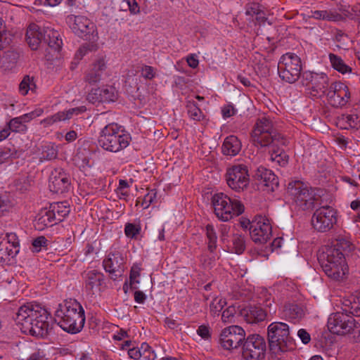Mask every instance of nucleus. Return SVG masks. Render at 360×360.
I'll use <instances>...</instances> for the list:
<instances>
[{
    "instance_id": "1",
    "label": "nucleus",
    "mask_w": 360,
    "mask_h": 360,
    "mask_svg": "<svg viewBox=\"0 0 360 360\" xmlns=\"http://www.w3.org/2000/svg\"><path fill=\"white\" fill-rule=\"evenodd\" d=\"M347 239L340 238L331 245L323 246L319 253V260L325 274L330 278L340 281L345 278L349 268L345 255L354 249Z\"/></svg>"
},
{
    "instance_id": "2",
    "label": "nucleus",
    "mask_w": 360,
    "mask_h": 360,
    "mask_svg": "<svg viewBox=\"0 0 360 360\" xmlns=\"http://www.w3.org/2000/svg\"><path fill=\"white\" fill-rule=\"evenodd\" d=\"M15 320L20 330L25 334L44 337L51 329L49 312L34 302H27L20 307Z\"/></svg>"
},
{
    "instance_id": "3",
    "label": "nucleus",
    "mask_w": 360,
    "mask_h": 360,
    "mask_svg": "<svg viewBox=\"0 0 360 360\" xmlns=\"http://www.w3.org/2000/svg\"><path fill=\"white\" fill-rule=\"evenodd\" d=\"M55 319L65 331L75 334L82 330L85 323L84 310L75 299H68L58 304Z\"/></svg>"
},
{
    "instance_id": "4",
    "label": "nucleus",
    "mask_w": 360,
    "mask_h": 360,
    "mask_svg": "<svg viewBox=\"0 0 360 360\" xmlns=\"http://www.w3.org/2000/svg\"><path fill=\"white\" fill-rule=\"evenodd\" d=\"M327 326L333 334L349 336L354 342H360V321L342 309L329 316Z\"/></svg>"
},
{
    "instance_id": "5",
    "label": "nucleus",
    "mask_w": 360,
    "mask_h": 360,
    "mask_svg": "<svg viewBox=\"0 0 360 360\" xmlns=\"http://www.w3.org/2000/svg\"><path fill=\"white\" fill-rule=\"evenodd\" d=\"M131 139L130 134L121 126L110 123L101 130L98 141L103 150L118 153L129 145Z\"/></svg>"
},
{
    "instance_id": "6",
    "label": "nucleus",
    "mask_w": 360,
    "mask_h": 360,
    "mask_svg": "<svg viewBox=\"0 0 360 360\" xmlns=\"http://www.w3.org/2000/svg\"><path fill=\"white\" fill-rule=\"evenodd\" d=\"M211 205L216 217L221 221H229L245 211V206L239 199L231 198L221 192L212 196Z\"/></svg>"
},
{
    "instance_id": "7",
    "label": "nucleus",
    "mask_w": 360,
    "mask_h": 360,
    "mask_svg": "<svg viewBox=\"0 0 360 360\" xmlns=\"http://www.w3.org/2000/svg\"><path fill=\"white\" fill-rule=\"evenodd\" d=\"M267 330L271 349L284 352L295 349V344L290 335L288 324L283 322H273L268 326Z\"/></svg>"
},
{
    "instance_id": "8",
    "label": "nucleus",
    "mask_w": 360,
    "mask_h": 360,
    "mask_svg": "<svg viewBox=\"0 0 360 360\" xmlns=\"http://www.w3.org/2000/svg\"><path fill=\"white\" fill-rule=\"evenodd\" d=\"M278 70L282 80L292 84L300 77L302 63L300 57L292 53H287L280 58Z\"/></svg>"
},
{
    "instance_id": "9",
    "label": "nucleus",
    "mask_w": 360,
    "mask_h": 360,
    "mask_svg": "<svg viewBox=\"0 0 360 360\" xmlns=\"http://www.w3.org/2000/svg\"><path fill=\"white\" fill-rule=\"evenodd\" d=\"M226 181L228 186L236 192H241L250 184L248 167L245 164L236 163L227 167Z\"/></svg>"
},
{
    "instance_id": "10",
    "label": "nucleus",
    "mask_w": 360,
    "mask_h": 360,
    "mask_svg": "<svg viewBox=\"0 0 360 360\" xmlns=\"http://www.w3.org/2000/svg\"><path fill=\"white\" fill-rule=\"evenodd\" d=\"M337 222V212L330 206H323L314 212L311 217L313 228L319 232H326Z\"/></svg>"
},
{
    "instance_id": "11",
    "label": "nucleus",
    "mask_w": 360,
    "mask_h": 360,
    "mask_svg": "<svg viewBox=\"0 0 360 360\" xmlns=\"http://www.w3.org/2000/svg\"><path fill=\"white\" fill-rule=\"evenodd\" d=\"M245 331L236 325L224 328L219 337V344L224 349L233 350L238 349L245 340Z\"/></svg>"
},
{
    "instance_id": "12",
    "label": "nucleus",
    "mask_w": 360,
    "mask_h": 360,
    "mask_svg": "<svg viewBox=\"0 0 360 360\" xmlns=\"http://www.w3.org/2000/svg\"><path fill=\"white\" fill-rule=\"evenodd\" d=\"M266 342L259 335H249L244 342L243 356L246 360H260L264 356Z\"/></svg>"
},
{
    "instance_id": "13",
    "label": "nucleus",
    "mask_w": 360,
    "mask_h": 360,
    "mask_svg": "<svg viewBox=\"0 0 360 360\" xmlns=\"http://www.w3.org/2000/svg\"><path fill=\"white\" fill-rule=\"evenodd\" d=\"M252 240L256 243H264L271 236V225L264 216H256L250 227Z\"/></svg>"
},
{
    "instance_id": "14",
    "label": "nucleus",
    "mask_w": 360,
    "mask_h": 360,
    "mask_svg": "<svg viewBox=\"0 0 360 360\" xmlns=\"http://www.w3.org/2000/svg\"><path fill=\"white\" fill-rule=\"evenodd\" d=\"M288 189L293 200L299 206L307 208L314 204V195L303 182L297 181L290 183Z\"/></svg>"
},
{
    "instance_id": "15",
    "label": "nucleus",
    "mask_w": 360,
    "mask_h": 360,
    "mask_svg": "<svg viewBox=\"0 0 360 360\" xmlns=\"http://www.w3.org/2000/svg\"><path fill=\"white\" fill-rule=\"evenodd\" d=\"M103 266L110 277L117 280L121 277L125 269V257L119 251L110 252L103 261Z\"/></svg>"
},
{
    "instance_id": "16",
    "label": "nucleus",
    "mask_w": 360,
    "mask_h": 360,
    "mask_svg": "<svg viewBox=\"0 0 360 360\" xmlns=\"http://www.w3.org/2000/svg\"><path fill=\"white\" fill-rule=\"evenodd\" d=\"M330 103L336 108L345 106L350 99L349 88L340 82H335L330 84L327 92Z\"/></svg>"
},
{
    "instance_id": "17",
    "label": "nucleus",
    "mask_w": 360,
    "mask_h": 360,
    "mask_svg": "<svg viewBox=\"0 0 360 360\" xmlns=\"http://www.w3.org/2000/svg\"><path fill=\"white\" fill-rule=\"evenodd\" d=\"M66 21L71 30L81 37L93 34L96 28L94 23L83 15H70Z\"/></svg>"
},
{
    "instance_id": "18",
    "label": "nucleus",
    "mask_w": 360,
    "mask_h": 360,
    "mask_svg": "<svg viewBox=\"0 0 360 360\" xmlns=\"http://www.w3.org/2000/svg\"><path fill=\"white\" fill-rule=\"evenodd\" d=\"M49 186L56 193H63L70 186V176L61 168L54 169L49 176Z\"/></svg>"
},
{
    "instance_id": "19",
    "label": "nucleus",
    "mask_w": 360,
    "mask_h": 360,
    "mask_svg": "<svg viewBox=\"0 0 360 360\" xmlns=\"http://www.w3.org/2000/svg\"><path fill=\"white\" fill-rule=\"evenodd\" d=\"M84 290L89 295H94L102 289L104 284V276L101 272L95 270L86 271L83 274Z\"/></svg>"
},
{
    "instance_id": "20",
    "label": "nucleus",
    "mask_w": 360,
    "mask_h": 360,
    "mask_svg": "<svg viewBox=\"0 0 360 360\" xmlns=\"http://www.w3.org/2000/svg\"><path fill=\"white\" fill-rule=\"evenodd\" d=\"M303 84L316 92H325L328 86V77L325 73L304 72L302 75Z\"/></svg>"
},
{
    "instance_id": "21",
    "label": "nucleus",
    "mask_w": 360,
    "mask_h": 360,
    "mask_svg": "<svg viewBox=\"0 0 360 360\" xmlns=\"http://www.w3.org/2000/svg\"><path fill=\"white\" fill-rule=\"evenodd\" d=\"M86 111L84 106L70 108L68 110L60 111L41 120L40 124L45 128L49 127L58 122L70 120L74 115H77Z\"/></svg>"
},
{
    "instance_id": "22",
    "label": "nucleus",
    "mask_w": 360,
    "mask_h": 360,
    "mask_svg": "<svg viewBox=\"0 0 360 360\" xmlns=\"http://www.w3.org/2000/svg\"><path fill=\"white\" fill-rule=\"evenodd\" d=\"M352 16L349 8L340 6L338 11L335 9L315 11L311 13V17L317 20H324L337 22L345 19L347 17Z\"/></svg>"
},
{
    "instance_id": "23",
    "label": "nucleus",
    "mask_w": 360,
    "mask_h": 360,
    "mask_svg": "<svg viewBox=\"0 0 360 360\" xmlns=\"http://www.w3.org/2000/svg\"><path fill=\"white\" fill-rule=\"evenodd\" d=\"M107 68L105 56L97 58L91 65L86 73L84 80L89 84H95L101 80L102 75Z\"/></svg>"
},
{
    "instance_id": "24",
    "label": "nucleus",
    "mask_w": 360,
    "mask_h": 360,
    "mask_svg": "<svg viewBox=\"0 0 360 360\" xmlns=\"http://www.w3.org/2000/svg\"><path fill=\"white\" fill-rule=\"evenodd\" d=\"M19 241L15 233H11L0 239V258L6 259L8 257H13L18 252Z\"/></svg>"
},
{
    "instance_id": "25",
    "label": "nucleus",
    "mask_w": 360,
    "mask_h": 360,
    "mask_svg": "<svg viewBox=\"0 0 360 360\" xmlns=\"http://www.w3.org/2000/svg\"><path fill=\"white\" fill-rule=\"evenodd\" d=\"M117 96L115 89L111 86L91 89L88 94V100L91 103L114 101Z\"/></svg>"
},
{
    "instance_id": "26",
    "label": "nucleus",
    "mask_w": 360,
    "mask_h": 360,
    "mask_svg": "<svg viewBox=\"0 0 360 360\" xmlns=\"http://www.w3.org/2000/svg\"><path fill=\"white\" fill-rule=\"evenodd\" d=\"M255 177L261 186L266 187L269 191H274L278 185L276 175L269 169L259 167L255 173Z\"/></svg>"
},
{
    "instance_id": "27",
    "label": "nucleus",
    "mask_w": 360,
    "mask_h": 360,
    "mask_svg": "<svg viewBox=\"0 0 360 360\" xmlns=\"http://www.w3.org/2000/svg\"><path fill=\"white\" fill-rule=\"evenodd\" d=\"M241 314L247 323H257L265 320L267 311L260 307L250 306L244 308Z\"/></svg>"
},
{
    "instance_id": "28",
    "label": "nucleus",
    "mask_w": 360,
    "mask_h": 360,
    "mask_svg": "<svg viewBox=\"0 0 360 360\" xmlns=\"http://www.w3.org/2000/svg\"><path fill=\"white\" fill-rule=\"evenodd\" d=\"M44 37L43 32L37 24H30L27 30L26 40L29 46L32 50L39 48L42 39Z\"/></svg>"
},
{
    "instance_id": "29",
    "label": "nucleus",
    "mask_w": 360,
    "mask_h": 360,
    "mask_svg": "<svg viewBox=\"0 0 360 360\" xmlns=\"http://www.w3.org/2000/svg\"><path fill=\"white\" fill-rule=\"evenodd\" d=\"M283 316L289 321H298L304 316V311L302 306L296 303H285L282 308Z\"/></svg>"
},
{
    "instance_id": "30",
    "label": "nucleus",
    "mask_w": 360,
    "mask_h": 360,
    "mask_svg": "<svg viewBox=\"0 0 360 360\" xmlns=\"http://www.w3.org/2000/svg\"><path fill=\"white\" fill-rule=\"evenodd\" d=\"M53 214L49 207L41 210L35 219V228L39 231H42L46 227L56 224L57 222Z\"/></svg>"
},
{
    "instance_id": "31",
    "label": "nucleus",
    "mask_w": 360,
    "mask_h": 360,
    "mask_svg": "<svg viewBox=\"0 0 360 360\" xmlns=\"http://www.w3.org/2000/svg\"><path fill=\"white\" fill-rule=\"evenodd\" d=\"M342 309L349 313L352 316H360V293L352 295L345 298L342 301Z\"/></svg>"
},
{
    "instance_id": "32",
    "label": "nucleus",
    "mask_w": 360,
    "mask_h": 360,
    "mask_svg": "<svg viewBox=\"0 0 360 360\" xmlns=\"http://www.w3.org/2000/svg\"><path fill=\"white\" fill-rule=\"evenodd\" d=\"M251 138L254 145L259 147H266L271 145L274 147L277 140L275 131L261 134V132L257 131L255 134H251Z\"/></svg>"
},
{
    "instance_id": "33",
    "label": "nucleus",
    "mask_w": 360,
    "mask_h": 360,
    "mask_svg": "<svg viewBox=\"0 0 360 360\" xmlns=\"http://www.w3.org/2000/svg\"><path fill=\"white\" fill-rule=\"evenodd\" d=\"M241 143L235 136L226 137L222 145V152L226 155L235 156L241 150Z\"/></svg>"
},
{
    "instance_id": "34",
    "label": "nucleus",
    "mask_w": 360,
    "mask_h": 360,
    "mask_svg": "<svg viewBox=\"0 0 360 360\" xmlns=\"http://www.w3.org/2000/svg\"><path fill=\"white\" fill-rule=\"evenodd\" d=\"M57 222L62 221L70 213V209L66 202H53L49 207Z\"/></svg>"
},
{
    "instance_id": "35",
    "label": "nucleus",
    "mask_w": 360,
    "mask_h": 360,
    "mask_svg": "<svg viewBox=\"0 0 360 360\" xmlns=\"http://www.w3.org/2000/svg\"><path fill=\"white\" fill-rule=\"evenodd\" d=\"M46 34V38L44 37V39L47 41L49 46L56 51H59L63 44L59 32L52 29H47Z\"/></svg>"
},
{
    "instance_id": "36",
    "label": "nucleus",
    "mask_w": 360,
    "mask_h": 360,
    "mask_svg": "<svg viewBox=\"0 0 360 360\" xmlns=\"http://www.w3.org/2000/svg\"><path fill=\"white\" fill-rule=\"evenodd\" d=\"M18 58V53L13 50H8L6 52H4L1 56L0 65L1 68H4L5 70H11L15 67Z\"/></svg>"
},
{
    "instance_id": "37",
    "label": "nucleus",
    "mask_w": 360,
    "mask_h": 360,
    "mask_svg": "<svg viewBox=\"0 0 360 360\" xmlns=\"http://www.w3.org/2000/svg\"><path fill=\"white\" fill-rule=\"evenodd\" d=\"M187 114L189 118L195 122H203L205 115L193 101L186 102Z\"/></svg>"
},
{
    "instance_id": "38",
    "label": "nucleus",
    "mask_w": 360,
    "mask_h": 360,
    "mask_svg": "<svg viewBox=\"0 0 360 360\" xmlns=\"http://www.w3.org/2000/svg\"><path fill=\"white\" fill-rule=\"evenodd\" d=\"M329 60L331 64V66L338 72L341 74L351 73L352 68L347 65L344 60L341 58V57L334 54H329Z\"/></svg>"
},
{
    "instance_id": "39",
    "label": "nucleus",
    "mask_w": 360,
    "mask_h": 360,
    "mask_svg": "<svg viewBox=\"0 0 360 360\" xmlns=\"http://www.w3.org/2000/svg\"><path fill=\"white\" fill-rule=\"evenodd\" d=\"M257 131L261 132V134L274 131L272 122L266 117L258 118L251 134H255Z\"/></svg>"
},
{
    "instance_id": "40",
    "label": "nucleus",
    "mask_w": 360,
    "mask_h": 360,
    "mask_svg": "<svg viewBox=\"0 0 360 360\" xmlns=\"http://www.w3.org/2000/svg\"><path fill=\"white\" fill-rule=\"evenodd\" d=\"M12 40V34L7 30L4 22L0 18V51L8 46Z\"/></svg>"
},
{
    "instance_id": "41",
    "label": "nucleus",
    "mask_w": 360,
    "mask_h": 360,
    "mask_svg": "<svg viewBox=\"0 0 360 360\" xmlns=\"http://www.w3.org/2000/svg\"><path fill=\"white\" fill-rule=\"evenodd\" d=\"M270 159L280 166H285L288 162V155L281 149H272L270 151Z\"/></svg>"
},
{
    "instance_id": "42",
    "label": "nucleus",
    "mask_w": 360,
    "mask_h": 360,
    "mask_svg": "<svg viewBox=\"0 0 360 360\" xmlns=\"http://www.w3.org/2000/svg\"><path fill=\"white\" fill-rule=\"evenodd\" d=\"M205 234L208 240V249L213 252L217 248V236L215 229L212 224H207L205 227Z\"/></svg>"
},
{
    "instance_id": "43",
    "label": "nucleus",
    "mask_w": 360,
    "mask_h": 360,
    "mask_svg": "<svg viewBox=\"0 0 360 360\" xmlns=\"http://www.w3.org/2000/svg\"><path fill=\"white\" fill-rule=\"evenodd\" d=\"M157 200V191L155 189H150L148 193L144 195L141 202L139 200H136V205H141L143 209H147L150 205Z\"/></svg>"
},
{
    "instance_id": "44",
    "label": "nucleus",
    "mask_w": 360,
    "mask_h": 360,
    "mask_svg": "<svg viewBox=\"0 0 360 360\" xmlns=\"http://www.w3.org/2000/svg\"><path fill=\"white\" fill-rule=\"evenodd\" d=\"M36 85L34 82V78L26 75L20 83L19 91L22 96H25L30 90L33 91Z\"/></svg>"
},
{
    "instance_id": "45",
    "label": "nucleus",
    "mask_w": 360,
    "mask_h": 360,
    "mask_svg": "<svg viewBox=\"0 0 360 360\" xmlns=\"http://www.w3.org/2000/svg\"><path fill=\"white\" fill-rule=\"evenodd\" d=\"M233 249L236 254H241L245 248V243L243 236L238 233H233Z\"/></svg>"
},
{
    "instance_id": "46",
    "label": "nucleus",
    "mask_w": 360,
    "mask_h": 360,
    "mask_svg": "<svg viewBox=\"0 0 360 360\" xmlns=\"http://www.w3.org/2000/svg\"><path fill=\"white\" fill-rule=\"evenodd\" d=\"M226 304V300L221 297H214L210 304V312L213 315L219 314L224 307Z\"/></svg>"
},
{
    "instance_id": "47",
    "label": "nucleus",
    "mask_w": 360,
    "mask_h": 360,
    "mask_svg": "<svg viewBox=\"0 0 360 360\" xmlns=\"http://www.w3.org/2000/svg\"><path fill=\"white\" fill-rule=\"evenodd\" d=\"M8 127L11 131L18 133L25 132L27 129V126L23 124L19 117L12 119L8 123Z\"/></svg>"
},
{
    "instance_id": "48",
    "label": "nucleus",
    "mask_w": 360,
    "mask_h": 360,
    "mask_svg": "<svg viewBox=\"0 0 360 360\" xmlns=\"http://www.w3.org/2000/svg\"><path fill=\"white\" fill-rule=\"evenodd\" d=\"M141 226L139 224L127 223L124 227V233L127 238H136L140 233Z\"/></svg>"
},
{
    "instance_id": "49",
    "label": "nucleus",
    "mask_w": 360,
    "mask_h": 360,
    "mask_svg": "<svg viewBox=\"0 0 360 360\" xmlns=\"http://www.w3.org/2000/svg\"><path fill=\"white\" fill-rule=\"evenodd\" d=\"M140 72L141 77L148 80H152L156 76V69L150 65H142Z\"/></svg>"
},
{
    "instance_id": "50",
    "label": "nucleus",
    "mask_w": 360,
    "mask_h": 360,
    "mask_svg": "<svg viewBox=\"0 0 360 360\" xmlns=\"http://www.w3.org/2000/svg\"><path fill=\"white\" fill-rule=\"evenodd\" d=\"M236 309L234 307H229L226 308L221 314V320L225 323H230L234 322V316Z\"/></svg>"
},
{
    "instance_id": "51",
    "label": "nucleus",
    "mask_w": 360,
    "mask_h": 360,
    "mask_svg": "<svg viewBox=\"0 0 360 360\" xmlns=\"http://www.w3.org/2000/svg\"><path fill=\"white\" fill-rule=\"evenodd\" d=\"M44 113V110L42 108H37L34 110L22 115V116L19 117V118L21 120V121L23 122V124L26 122H29L32 120L40 117Z\"/></svg>"
},
{
    "instance_id": "52",
    "label": "nucleus",
    "mask_w": 360,
    "mask_h": 360,
    "mask_svg": "<svg viewBox=\"0 0 360 360\" xmlns=\"http://www.w3.org/2000/svg\"><path fill=\"white\" fill-rule=\"evenodd\" d=\"M48 240L44 236H39L32 241V251L38 252L46 247Z\"/></svg>"
},
{
    "instance_id": "53",
    "label": "nucleus",
    "mask_w": 360,
    "mask_h": 360,
    "mask_svg": "<svg viewBox=\"0 0 360 360\" xmlns=\"http://www.w3.org/2000/svg\"><path fill=\"white\" fill-rule=\"evenodd\" d=\"M260 5L256 3L248 4L246 6L245 15L249 16V20H254L256 13L259 12Z\"/></svg>"
},
{
    "instance_id": "54",
    "label": "nucleus",
    "mask_w": 360,
    "mask_h": 360,
    "mask_svg": "<svg viewBox=\"0 0 360 360\" xmlns=\"http://www.w3.org/2000/svg\"><path fill=\"white\" fill-rule=\"evenodd\" d=\"M44 155L47 160H53L56 158L58 152L53 145H49L45 147Z\"/></svg>"
},
{
    "instance_id": "55",
    "label": "nucleus",
    "mask_w": 360,
    "mask_h": 360,
    "mask_svg": "<svg viewBox=\"0 0 360 360\" xmlns=\"http://www.w3.org/2000/svg\"><path fill=\"white\" fill-rule=\"evenodd\" d=\"M236 109L231 105H226L221 108V113L224 118H229L236 114Z\"/></svg>"
},
{
    "instance_id": "56",
    "label": "nucleus",
    "mask_w": 360,
    "mask_h": 360,
    "mask_svg": "<svg viewBox=\"0 0 360 360\" xmlns=\"http://www.w3.org/2000/svg\"><path fill=\"white\" fill-rule=\"evenodd\" d=\"M197 333L205 340H208L210 338V328L205 325L198 327Z\"/></svg>"
},
{
    "instance_id": "57",
    "label": "nucleus",
    "mask_w": 360,
    "mask_h": 360,
    "mask_svg": "<svg viewBox=\"0 0 360 360\" xmlns=\"http://www.w3.org/2000/svg\"><path fill=\"white\" fill-rule=\"evenodd\" d=\"M264 300L263 301V305L269 309V312H275V308L272 309V305L274 304V299L272 298L271 295H267L266 292H264Z\"/></svg>"
},
{
    "instance_id": "58",
    "label": "nucleus",
    "mask_w": 360,
    "mask_h": 360,
    "mask_svg": "<svg viewBox=\"0 0 360 360\" xmlns=\"http://www.w3.org/2000/svg\"><path fill=\"white\" fill-rule=\"evenodd\" d=\"M297 336L300 338L302 343L308 344L311 340V336L309 333L303 328L300 329L297 331Z\"/></svg>"
},
{
    "instance_id": "59",
    "label": "nucleus",
    "mask_w": 360,
    "mask_h": 360,
    "mask_svg": "<svg viewBox=\"0 0 360 360\" xmlns=\"http://www.w3.org/2000/svg\"><path fill=\"white\" fill-rule=\"evenodd\" d=\"M46 356L42 350L34 351L26 360H45Z\"/></svg>"
},
{
    "instance_id": "60",
    "label": "nucleus",
    "mask_w": 360,
    "mask_h": 360,
    "mask_svg": "<svg viewBox=\"0 0 360 360\" xmlns=\"http://www.w3.org/2000/svg\"><path fill=\"white\" fill-rule=\"evenodd\" d=\"M129 6V11L132 14H137L140 12V8L136 0H126Z\"/></svg>"
},
{
    "instance_id": "61",
    "label": "nucleus",
    "mask_w": 360,
    "mask_h": 360,
    "mask_svg": "<svg viewBox=\"0 0 360 360\" xmlns=\"http://www.w3.org/2000/svg\"><path fill=\"white\" fill-rule=\"evenodd\" d=\"M128 355L131 359L138 360L142 356L140 349L132 347L128 349Z\"/></svg>"
},
{
    "instance_id": "62",
    "label": "nucleus",
    "mask_w": 360,
    "mask_h": 360,
    "mask_svg": "<svg viewBox=\"0 0 360 360\" xmlns=\"http://www.w3.org/2000/svg\"><path fill=\"white\" fill-rule=\"evenodd\" d=\"M187 63L189 67L192 68H196L198 66L199 60L197 56L194 54L188 56L186 58Z\"/></svg>"
},
{
    "instance_id": "63",
    "label": "nucleus",
    "mask_w": 360,
    "mask_h": 360,
    "mask_svg": "<svg viewBox=\"0 0 360 360\" xmlns=\"http://www.w3.org/2000/svg\"><path fill=\"white\" fill-rule=\"evenodd\" d=\"M11 207V205L8 200L6 198L0 196V211L6 212Z\"/></svg>"
},
{
    "instance_id": "64",
    "label": "nucleus",
    "mask_w": 360,
    "mask_h": 360,
    "mask_svg": "<svg viewBox=\"0 0 360 360\" xmlns=\"http://www.w3.org/2000/svg\"><path fill=\"white\" fill-rule=\"evenodd\" d=\"M139 283L138 278H129V283L126 282L123 285V290L125 292H127L129 287L130 288H136V285Z\"/></svg>"
}]
</instances>
